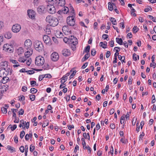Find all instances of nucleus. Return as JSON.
<instances>
[{
	"label": "nucleus",
	"instance_id": "obj_1",
	"mask_svg": "<svg viewBox=\"0 0 156 156\" xmlns=\"http://www.w3.org/2000/svg\"><path fill=\"white\" fill-rule=\"evenodd\" d=\"M46 21L52 27H55L58 23V20L56 17L51 15H48L46 18Z\"/></svg>",
	"mask_w": 156,
	"mask_h": 156
},
{
	"label": "nucleus",
	"instance_id": "obj_2",
	"mask_svg": "<svg viewBox=\"0 0 156 156\" xmlns=\"http://www.w3.org/2000/svg\"><path fill=\"white\" fill-rule=\"evenodd\" d=\"M71 9L72 11L70 12L71 13L72 16H69L67 17L66 21L68 25L70 26H73L75 24V20L74 18L75 14L73 8L72 7Z\"/></svg>",
	"mask_w": 156,
	"mask_h": 156
},
{
	"label": "nucleus",
	"instance_id": "obj_3",
	"mask_svg": "<svg viewBox=\"0 0 156 156\" xmlns=\"http://www.w3.org/2000/svg\"><path fill=\"white\" fill-rule=\"evenodd\" d=\"M45 60L44 58L41 56H38L36 58L35 64L37 66H42L44 64Z\"/></svg>",
	"mask_w": 156,
	"mask_h": 156
},
{
	"label": "nucleus",
	"instance_id": "obj_4",
	"mask_svg": "<svg viewBox=\"0 0 156 156\" xmlns=\"http://www.w3.org/2000/svg\"><path fill=\"white\" fill-rule=\"evenodd\" d=\"M12 72V70L11 68L0 69V76L1 77L7 76L9 74L11 75Z\"/></svg>",
	"mask_w": 156,
	"mask_h": 156
},
{
	"label": "nucleus",
	"instance_id": "obj_5",
	"mask_svg": "<svg viewBox=\"0 0 156 156\" xmlns=\"http://www.w3.org/2000/svg\"><path fill=\"white\" fill-rule=\"evenodd\" d=\"M34 46L35 49L39 52L41 51L43 48V45L42 43L38 40L35 41Z\"/></svg>",
	"mask_w": 156,
	"mask_h": 156
},
{
	"label": "nucleus",
	"instance_id": "obj_6",
	"mask_svg": "<svg viewBox=\"0 0 156 156\" xmlns=\"http://www.w3.org/2000/svg\"><path fill=\"white\" fill-rule=\"evenodd\" d=\"M32 45V42L30 39L26 40L24 43V47L25 48L30 50Z\"/></svg>",
	"mask_w": 156,
	"mask_h": 156
},
{
	"label": "nucleus",
	"instance_id": "obj_7",
	"mask_svg": "<svg viewBox=\"0 0 156 156\" xmlns=\"http://www.w3.org/2000/svg\"><path fill=\"white\" fill-rule=\"evenodd\" d=\"M47 10L51 14H53L56 12L55 9V6L52 5H47Z\"/></svg>",
	"mask_w": 156,
	"mask_h": 156
},
{
	"label": "nucleus",
	"instance_id": "obj_8",
	"mask_svg": "<svg viewBox=\"0 0 156 156\" xmlns=\"http://www.w3.org/2000/svg\"><path fill=\"white\" fill-rule=\"evenodd\" d=\"M21 26L18 24L14 25L12 27V31L14 33H18L21 30Z\"/></svg>",
	"mask_w": 156,
	"mask_h": 156
},
{
	"label": "nucleus",
	"instance_id": "obj_9",
	"mask_svg": "<svg viewBox=\"0 0 156 156\" xmlns=\"http://www.w3.org/2000/svg\"><path fill=\"white\" fill-rule=\"evenodd\" d=\"M77 40L73 36H71L69 38V45L71 44H77Z\"/></svg>",
	"mask_w": 156,
	"mask_h": 156
},
{
	"label": "nucleus",
	"instance_id": "obj_10",
	"mask_svg": "<svg viewBox=\"0 0 156 156\" xmlns=\"http://www.w3.org/2000/svg\"><path fill=\"white\" fill-rule=\"evenodd\" d=\"M43 40L45 43L49 45L51 44V38L47 35H45L43 36Z\"/></svg>",
	"mask_w": 156,
	"mask_h": 156
},
{
	"label": "nucleus",
	"instance_id": "obj_11",
	"mask_svg": "<svg viewBox=\"0 0 156 156\" xmlns=\"http://www.w3.org/2000/svg\"><path fill=\"white\" fill-rule=\"evenodd\" d=\"M3 50L6 52H11L12 51V48L11 46L9 45V44H5L3 46Z\"/></svg>",
	"mask_w": 156,
	"mask_h": 156
},
{
	"label": "nucleus",
	"instance_id": "obj_12",
	"mask_svg": "<svg viewBox=\"0 0 156 156\" xmlns=\"http://www.w3.org/2000/svg\"><path fill=\"white\" fill-rule=\"evenodd\" d=\"M27 14L29 18L34 19H35V12L31 9H28L27 11Z\"/></svg>",
	"mask_w": 156,
	"mask_h": 156
},
{
	"label": "nucleus",
	"instance_id": "obj_13",
	"mask_svg": "<svg viewBox=\"0 0 156 156\" xmlns=\"http://www.w3.org/2000/svg\"><path fill=\"white\" fill-rule=\"evenodd\" d=\"M51 59L53 61H56L59 58V56L58 53L54 52L53 53L51 56Z\"/></svg>",
	"mask_w": 156,
	"mask_h": 156
},
{
	"label": "nucleus",
	"instance_id": "obj_14",
	"mask_svg": "<svg viewBox=\"0 0 156 156\" xmlns=\"http://www.w3.org/2000/svg\"><path fill=\"white\" fill-rule=\"evenodd\" d=\"M69 9L67 7L64 6L61 9L59 10L58 12V13L59 14L62 13L66 14L68 12Z\"/></svg>",
	"mask_w": 156,
	"mask_h": 156
},
{
	"label": "nucleus",
	"instance_id": "obj_15",
	"mask_svg": "<svg viewBox=\"0 0 156 156\" xmlns=\"http://www.w3.org/2000/svg\"><path fill=\"white\" fill-rule=\"evenodd\" d=\"M8 63L6 61L2 62L0 63V69L10 68L8 67Z\"/></svg>",
	"mask_w": 156,
	"mask_h": 156
},
{
	"label": "nucleus",
	"instance_id": "obj_16",
	"mask_svg": "<svg viewBox=\"0 0 156 156\" xmlns=\"http://www.w3.org/2000/svg\"><path fill=\"white\" fill-rule=\"evenodd\" d=\"M62 54L65 56H67L70 54V50L66 48L63 49L62 51Z\"/></svg>",
	"mask_w": 156,
	"mask_h": 156
},
{
	"label": "nucleus",
	"instance_id": "obj_17",
	"mask_svg": "<svg viewBox=\"0 0 156 156\" xmlns=\"http://www.w3.org/2000/svg\"><path fill=\"white\" fill-rule=\"evenodd\" d=\"M8 86L6 84L2 86V87L0 88V93L2 94L6 92L8 90Z\"/></svg>",
	"mask_w": 156,
	"mask_h": 156
},
{
	"label": "nucleus",
	"instance_id": "obj_18",
	"mask_svg": "<svg viewBox=\"0 0 156 156\" xmlns=\"http://www.w3.org/2000/svg\"><path fill=\"white\" fill-rule=\"evenodd\" d=\"M4 37L7 39H9L12 37V34L10 32H7L4 34Z\"/></svg>",
	"mask_w": 156,
	"mask_h": 156
},
{
	"label": "nucleus",
	"instance_id": "obj_19",
	"mask_svg": "<svg viewBox=\"0 0 156 156\" xmlns=\"http://www.w3.org/2000/svg\"><path fill=\"white\" fill-rule=\"evenodd\" d=\"M2 77V83L3 84H5L9 80V78L7 77V76L1 77Z\"/></svg>",
	"mask_w": 156,
	"mask_h": 156
},
{
	"label": "nucleus",
	"instance_id": "obj_20",
	"mask_svg": "<svg viewBox=\"0 0 156 156\" xmlns=\"http://www.w3.org/2000/svg\"><path fill=\"white\" fill-rule=\"evenodd\" d=\"M44 7L42 5L39 6L37 8V11L39 14L41 13L44 11Z\"/></svg>",
	"mask_w": 156,
	"mask_h": 156
},
{
	"label": "nucleus",
	"instance_id": "obj_21",
	"mask_svg": "<svg viewBox=\"0 0 156 156\" xmlns=\"http://www.w3.org/2000/svg\"><path fill=\"white\" fill-rule=\"evenodd\" d=\"M119 49V50H116V53H115L114 55V57H117V56H119V53H118V52L120 50V48L119 47H115L114 49V50H115L116 49Z\"/></svg>",
	"mask_w": 156,
	"mask_h": 156
},
{
	"label": "nucleus",
	"instance_id": "obj_22",
	"mask_svg": "<svg viewBox=\"0 0 156 156\" xmlns=\"http://www.w3.org/2000/svg\"><path fill=\"white\" fill-rule=\"evenodd\" d=\"M23 52V49L22 47L19 48L16 51V52L19 55L22 54Z\"/></svg>",
	"mask_w": 156,
	"mask_h": 156
},
{
	"label": "nucleus",
	"instance_id": "obj_23",
	"mask_svg": "<svg viewBox=\"0 0 156 156\" xmlns=\"http://www.w3.org/2000/svg\"><path fill=\"white\" fill-rule=\"evenodd\" d=\"M6 148L11 153H12L15 151L14 148L10 145L7 146Z\"/></svg>",
	"mask_w": 156,
	"mask_h": 156
},
{
	"label": "nucleus",
	"instance_id": "obj_24",
	"mask_svg": "<svg viewBox=\"0 0 156 156\" xmlns=\"http://www.w3.org/2000/svg\"><path fill=\"white\" fill-rule=\"evenodd\" d=\"M32 54V51H28L26 52L25 53V57L26 58H28L30 55Z\"/></svg>",
	"mask_w": 156,
	"mask_h": 156
},
{
	"label": "nucleus",
	"instance_id": "obj_25",
	"mask_svg": "<svg viewBox=\"0 0 156 156\" xmlns=\"http://www.w3.org/2000/svg\"><path fill=\"white\" fill-rule=\"evenodd\" d=\"M65 4V0H59L58 3V5L61 6H64Z\"/></svg>",
	"mask_w": 156,
	"mask_h": 156
},
{
	"label": "nucleus",
	"instance_id": "obj_26",
	"mask_svg": "<svg viewBox=\"0 0 156 156\" xmlns=\"http://www.w3.org/2000/svg\"><path fill=\"white\" fill-rule=\"evenodd\" d=\"M40 1L39 0H34L33 3L34 6H37L39 5Z\"/></svg>",
	"mask_w": 156,
	"mask_h": 156
},
{
	"label": "nucleus",
	"instance_id": "obj_27",
	"mask_svg": "<svg viewBox=\"0 0 156 156\" xmlns=\"http://www.w3.org/2000/svg\"><path fill=\"white\" fill-rule=\"evenodd\" d=\"M107 42L106 41H105L104 42V43H103L102 42H101L100 43L99 45L102 48H105L107 47H104V46H103V45L104 46H107Z\"/></svg>",
	"mask_w": 156,
	"mask_h": 156
},
{
	"label": "nucleus",
	"instance_id": "obj_28",
	"mask_svg": "<svg viewBox=\"0 0 156 156\" xmlns=\"http://www.w3.org/2000/svg\"><path fill=\"white\" fill-rule=\"evenodd\" d=\"M90 54L88 53H87L86 54L84 57L83 58L82 60L83 61H84L87 60L90 57Z\"/></svg>",
	"mask_w": 156,
	"mask_h": 156
},
{
	"label": "nucleus",
	"instance_id": "obj_29",
	"mask_svg": "<svg viewBox=\"0 0 156 156\" xmlns=\"http://www.w3.org/2000/svg\"><path fill=\"white\" fill-rule=\"evenodd\" d=\"M108 9L110 11H112L113 9V5L110 2H108Z\"/></svg>",
	"mask_w": 156,
	"mask_h": 156
},
{
	"label": "nucleus",
	"instance_id": "obj_30",
	"mask_svg": "<svg viewBox=\"0 0 156 156\" xmlns=\"http://www.w3.org/2000/svg\"><path fill=\"white\" fill-rule=\"evenodd\" d=\"M116 42L119 44L122 45L123 42L122 40V38H116Z\"/></svg>",
	"mask_w": 156,
	"mask_h": 156
},
{
	"label": "nucleus",
	"instance_id": "obj_31",
	"mask_svg": "<svg viewBox=\"0 0 156 156\" xmlns=\"http://www.w3.org/2000/svg\"><path fill=\"white\" fill-rule=\"evenodd\" d=\"M27 60V58L25 57H20L19 58L18 61L21 62H24Z\"/></svg>",
	"mask_w": 156,
	"mask_h": 156
},
{
	"label": "nucleus",
	"instance_id": "obj_32",
	"mask_svg": "<svg viewBox=\"0 0 156 156\" xmlns=\"http://www.w3.org/2000/svg\"><path fill=\"white\" fill-rule=\"evenodd\" d=\"M110 20L112 23L113 25H116L117 24L116 20L114 18L112 17L110 18Z\"/></svg>",
	"mask_w": 156,
	"mask_h": 156
},
{
	"label": "nucleus",
	"instance_id": "obj_33",
	"mask_svg": "<svg viewBox=\"0 0 156 156\" xmlns=\"http://www.w3.org/2000/svg\"><path fill=\"white\" fill-rule=\"evenodd\" d=\"M18 110L17 109H11V111L13 113V117L14 118H16V112Z\"/></svg>",
	"mask_w": 156,
	"mask_h": 156
},
{
	"label": "nucleus",
	"instance_id": "obj_34",
	"mask_svg": "<svg viewBox=\"0 0 156 156\" xmlns=\"http://www.w3.org/2000/svg\"><path fill=\"white\" fill-rule=\"evenodd\" d=\"M90 46L88 45L87 46H86L85 48V49L84 50V52H86L87 53H88L90 52Z\"/></svg>",
	"mask_w": 156,
	"mask_h": 156
},
{
	"label": "nucleus",
	"instance_id": "obj_35",
	"mask_svg": "<svg viewBox=\"0 0 156 156\" xmlns=\"http://www.w3.org/2000/svg\"><path fill=\"white\" fill-rule=\"evenodd\" d=\"M138 28L136 26H134L133 28V31L134 33H136L138 31Z\"/></svg>",
	"mask_w": 156,
	"mask_h": 156
},
{
	"label": "nucleus",
	"instance_id": "obj_36",
	"mask_svg": "<svg viewBox=\"0 0 156 156\" xmlns=\"http://www.w3.org/2000/svg\"><path fill=\"white\" fill-rule=\"evenodd\" d=\"M37 90L36 89L32 88L30 90V92L32 94H35L37 92Z\"/></svg>",
	"mask_w": 156,
	"mask_h": 156
},
{
	"label": "nucleus",
	"instance_id": "obj_37",
	"mask_svg": "<svg viewBox=\"0 0 156 156\" xmlns=\"http://www.w3.org/2000/svg\"><path fill=\"white\" fill-rule=\"evenodd\" d=\"M135 10L133 8H132V9H131V11L130 12L131 14L133 15L134 16H136V14L135 13Z\"/></svg>",
	"mask_w": 156,
	"mask_h": 156
},
{
	"label": "nucleus",
	"instance_id": "obj_38",
	"mask_svg": "<svg viewBox=\"0 0 156 156\" xmlns=\"http://www.w3.org/2000/svg\"><path fill=\"white\" fill-rule=\"evenodd\" d=\"M30 96V99L31 101H34L35 99V95L33 94H30L29 95Z\"/></svg>",
	"mask_w": 156,
	"mask_h": 156
},
{
	"label": "nucleus",
	"instance_id": "obj_39",
	"mask_svg": "<svg viewBox=\"0 0 156 156\" xmlns=\"http://www.w3.org/2000/svg\"><path fill=\"white\" fill-rule=\"evenodd\" d=\"M81 140L82 141V144L83 146V148H84L85 147H86V143L85 141V139L84 138H82L81 139Z\"/></svg>",
	"mask_w": 156,
	"mask_h": 156
},
{
	"label": "nucleus",
	"instance_id": "obj_40",
	"mask_svg": "<svg viewBox=\"0 0 156 156\" xmlns=\"http://www.w3.org/2000/svg\"><path fill=\"white\" fill-rule=\"evenodd\" d=\"M7 108L3 107L1 108V111L3 114H6L7 112Z\"/></svg>",
	"mask_w": 156,
	"mask_h": 156
},
{
	"label": "nucleus",
	"instance_id": "obj_41",
	"mask_svg": "<svg viewBox=\"0 0 156 156\" xmlns=\"http://www.w3.org/2000/svg\"><path fill=\"white\" fill-rule=\"evenodd\" d=\"M70 74V72H69V73H66L62 79V80H65V79H66V78H67V77L68 76H69Z\"/></svg>",
	"mask_w": 156,
	"mask_h": 156
},
{
	"label": "nucleus",
	"instance_id": "obj_42",
	"mask_svg": "<svg viewBox=\"0 0 156 156\" xmlns=\"http://www.w3.org/2000/svg\"><path fill=\"white\" fill-rule=\"evenodd\" d=\"M49 124V122L48 120H46L44 121V124L42 125V126L43 128H44L46 126H47Z\"/></svg>",
	"mask_w": 156,
	"mask_h": 156
},
{
	"label": "nucleus",
	"instance_id": "obj_43",
	"mask_svg": "<svg viewBox=\"0 0 156 156\" xmlns=\"http://www.w3.org/2000/svg\"><path fill=\"white\" fill-rule=\"evenodd\" d=\"M152 10V8L150 6H149L148 8H146L144 9V11L146 12H147L149 11H151Z\"/></svg>",
	"mask_w": 156,
	"mask_h": 156
},
{
	"label": "nucleus",
	"instance_id": "obj_44",
	"mask_svg": "<svg viewBox=\"0 0 156 156\" xmlns=\"http://www.w3.org/2000/svg\"><path fill=\"white\" fill-rule=\"evenodd\" d=\"M26 61V64L27 65H28V66H29L30 65L31 63V59L28 58L27 59V60Z\"/></svg>",
	"mask_w": 156,
	"mask_h": 156
},
{
	"label": "nucleus",
	"instance_id": "obj_45",
	"mask_svg": "<svg viewBox=\"0 0 156 156\" xmlns=\"http://www.w3.org/2000/svg\"><path fill=\"white\" fill-rule=\"evenodd\" d=\"M30 85L32 87H34L36 84V82L35 81L33 80L30 82Z\"/></svg>",
	"mask_w": 156,
	"mask_h": 156
},
{
	"label": "nucleus",
	"instance_id": "obj_46",
	"mask_svg": "<svg viewBox=\"0 0 156 156\" xmlns=\"http://www.w3.org/2000/svg\"><path fill=\"white\" fill-rule=\"evenodd\" d=\"M19 100L23 101L25 100V97L23 95H20L18 97Z\"/></svg>",
	"mask_w": 156,
	"mask_h": 156
},
{
	"label": "nucleus",
	"instance_id": "obj_47",
	"mask_svg": "<svg viewBox=\"0 0 156 156\" xmlns=\"http://www.w3.org/2000/svg\"><path fill=\"white\" fill-rule=\"evenodd\" d=\"M25 134V132L24 131H22L20 134V137L21 139H22L24 137Z\"/></svg>",
	"mask_w": 156,
	"mask_h": 156
},
{
	"label": "nucleus",
	"instance_id": "obj_48",
	"mask_svg": "<svg viewBox=\"0 0 156 156\" xmlns=\"http://www.w3.org/2000/svg\"><path fill=\"white\" fill-rule=\"evenodd\" d=\"M25 156H27V153L28 152V146L27 145H26L25 146Z\"/></svg>",
	"mask_w": 156,
	"mask_h": 156
},
{
	"label": "nucleus",
	"instance_id": "obj_49",
	"mask_svg": "<svg viewBox=\"0 0 156 156\" xmlns=\"http://www.w3.org/2000/svg\"><path fill=\"white\" fill-rule=\"evenodd\" d=\"M34 72V71L33 70H29L26 71V73H27V74L30 75L33 74Z\"/></svg>",
	"mask_w": 156,
	"mask_h": 156
},
{
	"label": "nucleus",
	"instance_id": "obj_50",
	"mask_svg": "<svg viewBox=\"0 0 156 156\" xmlns=\"http://www.w3.org/2000/svg\"><path fill=\"white\" fill-rule=\"evenodd\" d=\"M76 70L73 71V72L71 74V75L69 76L70 79H71L73 77V76L75 75V74L76 73Z\"/></svg>",
	"mask_w": 156,
	"mask_h": 156
},
{
	"label": "nucleus",
	"instance_id": "obj_51",
	"mask_svg": "<svg viewBox=\"0 0 156 156\" xmlns=\"http://www.w3.org/2000/svg\"><path fill=\"white\" fill-rule=\"evenodd\" d=\"M76 44H71V45H70L73 51H74L76 50Z\"/></svg>",
	"mask_w": 156,
	"mask_h": 156
},
{
	"label": "nucleus",
	"instance_id": "obj_52",
	"mask_svg": "<svg viewBox=\"0 0 156 156\" xmlns=\"http://www.w3.org/2000/svg\"><path fill=\"white\" fill-rule=\"evenodd\" d=\"M149 18L152 21L154 22H156V20L151 15H148Z\"/></svg>",
	"mask_w": 156,
	"mask_h": 156
},
{
	"label": "nucleus",
	"instance_id": "obj_53",
	"mask_svg": "<svg viewBox=\"0 0 156 156\" xmlns=\"http://www.w3.org/2000/svg\"><path fill=\"white\" fill-rule=\"evenodd\" d=\"M144 132H142L140 135L139 136V140H142L143 136H144Z\"/></svg>",
	"mask_w": 156,
	"mask_h": 156
},
{
	"label": "nucleus",
	"instance_id": "obj_54",
	"mask_svg": "<svg viewBox=\"0 0 156 156\" xmlns=\"http://www.w3.org/2000/svg\"><path fill=\"white\" fill-rule=\"evenodd\" d=\"M91 55L93 56H94L96 54V51L94 49H93L91 50Z\"/></svg>",
	"mask_w": 156,
	"mask_h": 156
},
{
	"label": "nucleus",
	"instance_id": "obj_55",
	"mask_svg": "<svg viewBox=\"0 0 156 156\" xmlns=\"http://www.w3.org/2000/svg\"><path fill=\"white\" fill-rule=\"evenodd\" d=\"M84 149H87V150L88 151V153H91V148H90V147L89 146H87H87L85 147L84 148Z\"/></svg>",
	"mask_w": 156,
	"mask_h": 156
},
{
	"label": "nucleus",
	"instance_id": "obj_56",
	"mask_svg": "<svg viewBox=\"0 0 156 156\" xmlns=\"http://www.w3.org/2000/svg\"><path fill=\"white\" fill-rule=\"evenodd\" d=\"M20 150L21 152L23 153L24 152L25 149L23 146H21L20 147Z\"/></svg>",
	"mask_w": 156,
	"mask_h": 156
},
{
	"label": "nucleus",
	"instance_id": "obj_57",
	"mask_svg": "<svg viewBox=\"0 0 156 156\" xmlns=\"http://www.w3.org/2000/svg\"><path fill=\"white\" fill-rule=\"evenodd\" d=\"M24 111L23 109L20 110V111L18 112L19 115H23L24 114Z\"/></svg>",
	"mask_w": 156,
	"mask_h": 156
},
{
	"label": "nucleus",
	"instance_id": "obj_58",
	"mask_svg": "<svg viewBox=\"0 0 156 156\" xmlns=\"http://www.w3.org/2000/svg\"><path fill=\"white\" fill-rule=\"evenodd\" d=\"M63 41L66 43L68 42L69 44V38L66 37H64L63 39Z\"/></svg>",
	"mask_w": 156,
	"mask_h": 156
},
{
	"label": "nucleus",
	"instance_id": "obj_59",
	"mask_svg": "<svg viewBox=\"0 0 156 156\" xmlns=\"http://www.w3.org/2000/svg\"><path fill=\"white\" fill-rule=\"evenodd\" d=\"M52 40L55 43L58 44V41L57 39V38L55 37H52Z\"/></svg>",
	"mask_w": 156,
	"mask_h": 156
},
{
	"label": "nucleus",
	"instance_id": "obj_60",
	"mask_svg": "<svg viewBox=\"0 0 156 156\" xmlns=\"http://www.w3.org/2000/svg\"><path fill=\"white\" fill-rule=\"evenodd\" d=\"M45 76L44 75H40L39 76L38 78V80L39 81H41L43 79L44 77Z\"/></svg>",
	"mask_w": 156,
	"mask_h": 156
},
{
	"label": "nucleus",
	"instance_id": "obj_61",
	"mask_svg": "<svg viewBox=\"0 0 156 156\" xmlns=\"http://www.w3.org/2000/svg\"><path fill=\"white\" fill-rule=\"evenodd\" d=\"M27 87L25 86H23L22 87V90L23 91L25 92L27 91Z\"/></svg>",
	"mask_w": 156,
	"mask_h": 156
},
{
	"label": "nucleus",
	"instance_id": "obj_62",
	"mask_svg": "<svg viewBox=\"0 0 156 156\" xmlns=\"http://www.w3.org/2000/svg\"><path fill=\"white\" fill-rule=\"evenodd\" d=\"M35 148L34 146L31 145L30 146V151L31 152H32Z\"/></svg>",
	"mask_w": 156,
	"mask_h": 156
},
{
	"label": "nucleus",
	"instance_id": "obj_63",
	"mask_svg": "<svg viewBox=\"0 0 156 156\" xmlns=\"http://www.w3.org/2000/svg\"><path fill=\"white\" fill-rule=\"evenodd\" d=\"M133 60L136 61L137 60V55L136 54H133Z\"/></svg>",
	"mask_w": 156,
	"mask_h": 156
},
{
	"label": "nucleus",
	"instance_id": "obj_64",
	"mask_svg": "<svg viewBox=\"0 0 156 156\" xmlns=\"http://www.w3.org/2000/svg\"><path fill=\"white\" fill-rule=\"evenodd\" d=\"M108 37V36L107 34H103L102 36V37L104 39H107Z\"/></svg>",
	"mask_w": 156,
	"mask_h": 156
}]
</instances>
